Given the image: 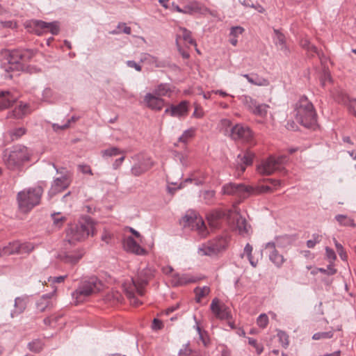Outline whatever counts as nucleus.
<instances>
[{
	"label": "nucleus",
	"instance_id": "1",
	"mask_svg": "<svg viewBox=\"0 0 356 356\" xmlns=\"http://www.w3.org/2000/svg\"><path fill=\"white\" fill-rule=\"evenodd\" d=\"M35 55V51L32 49H14L7 55L6 61L1 65L5 71V76L11 79L13 74H18L24 70V63L30 60Z\"/></svg>",
	"mask_w": 356,
	"mask_h": 356
},
{
	"label": "nucleus",
	"instance_id": "2",
	"mask_svg": "<svg viewBox=\"0 0 356 356\" xmlns=\"http://www.w3.org/2000/svg\"><path fill=\"white\" fill-rule=\"evenodd\" d=\"M94 229V221L90 217H86L67 229L64 244L76 245V242L84 241L89 235L93 236Z\"/></svg>",
	"mask_w": 356,
	"mask_h": 356
},
{
	"label": "nucleus",
	"instance_id": "3",
	"mask_svg": "<svg viewBox=\"0 0 356 356\" xmlns=\"http://www.w3.org/2000/svg\"><path fill=\"white\" fill-rule=\"evenodd\" d=\"M296 119L305 127H312L317 122V115L312 103L305 96L301 97L295 105Z\"/></svg>",
	"mask_w": 356,
	"mask_h": 356
},
{
	"label": "nucleus",
	"instance_id": "4",
	"mask_svg": "<svg viewBox=\"0 0 356 356\" xmlns=\"http://www.w3.org/2000/svg\"><path fill=\"white\" fill-rule=\"evenodd\" d=\"M43 188L35 186L25 188L17 195L19 209L22 213H28L40 202Z\"/></svg>",
	"mask_w": 356,
	"mask_h": 356
},
{
	"label": "nucleus",
	"instance_id": "5",
	"mask_svg": "<svg viewBox=\"0 0 356 356\" xmlns=\"http://www.w3.org/2000/svg\"><path fill=\"white\" fill-rule=\"evenodd\" d=\"M31 153L28 148L23 145H16L10 149H6L3 152V161L8 169L10 170H19L29 160Z\"/></svg>",
	"mask_w": 356,
	"mask_h": 356
},
{
	"label": "nucleus",
	"instance_id": "6",
	"mask_svg": "<svg viewBox=\"0 0 356 356\" xmlns=\"http://www.w3.org/2000/svg\"><path fill=\"white\" fill-rule=\"evenodd\" d=\"M102 282L95 276L82 280L76 290L72 293L75 303L79 304L86 300L89 296L97 293L103 289Z\"/></svg>",
	"mask_w": 356,
	"mask_h": 356
},
{
	"label": "nucleus",
	"instance_id": "7",
	"mask_svg": "<svg viewBox=\"0 0 356 356\" xmlns=\"http://www.w3.org/2000/svg\"><path fill=\"white\" fill-rule=\"evenodd\" d=\"M85 254L84 249L76 245H66L63 243L62 248L58 251L56 258L60 262L74 266L76 265Z\"/></svg>",
	"mask_w": 356,
	"mask_h": 356
},
{
	"label": "nucleus",
	"instance_id": "8",
	"mask_svg": "<svg viewBox=\"0 0 356 356\" xmlns=\"http://www.w3.org/2000/svg\"><path fill=\"white\" fill-rule=\"evenodd\" d=\"M180 224L185 229L196 231L201 237H205L207 235V227L203 219L193 210L186 211L181 218Z\"/></svg>",
	"mask_w": 356,
	"mask_h": 356
},
{
	"label": "nucleus",
	"instance_id": "9",
	"mask_svg": "<svg viewBox=\"0 0 356 356\" xmlns=\"http://www.w3.org/2000/svg\"><path fill=\"white\" fill-rule=\"evenodd\" d=\"M287 161V156L285 155H282L277 158L271 156L261 161L257 165V170L261 175H270L276 170H281L282 165Z\"/></svg>",
	"mask_w": 356,
	"mask_h": 356
},
{
	"label": "nucleus",
	"instance_id": "10",
	"mask_svg": "<svg viewBox=\"0 0 356 356\" xmlns=\"http://www.w3.org/2000/svg\"><path fill=\"white\" fill-rule=\"evenodd\" d=\"M229 136L234 140L253 143L254 134L249 127L236 124L231 129Z\"/></svg>",
	"mask_w": 356,
	"mask_h": 356
},
{
	"label": "nucleus",
	"instance_id": "11",
	"mask_svg": "<svg viewBox=\"0 0 356 356\" xmlns=\"http://www.w3.org/2000/svg\"><path fill=\"white\" fill-rule=\"evenodd\" d=\"M251 188L244 184L228 183L222 188V193L224 195H234L241 199H245L250 196Z\"/></svg>",
	"mask_w": 356,
	"mask_h": 356
},
{
	"label": "nucleus",
	"instance_id": "12",
	"mask_svg": "<svg viewBox=\"0 0 356 356\" xmlns=\"http://www.w3.org/2000/svg\"><path fill=\"white\" fill-rule=\"evenodd\" d=\"M154 276V270L147 267L138 272V277L136 280H132L133 287L136 289L137 293L143 296L144 295V287L149 280Z\"/></svg>",
	"mask_w": 356,
	"mask_h": 356
},
{
	"label": "nucleus",
	"instance_id": "13",
	"mask_svg": "<svg viewBox=\"0 0 356 356\" xmlns=\"http://www.w3.org/2000/svg\"><path fill=\"white\" fill-rule=\"evenodd\" d=\"M70 184L71 179L67 174L63 175L60 177L54 179L48 192V195L51 197L54 195L63 192L69 187Z\"/></svg>",
	"mask_w": 356,
	"mask_h": 356
},
{
	"label": "nucleus",
	"instance_id": "14",
	"mask_svg": "<svg viewBox=\"0 0 356 356\" xmlns=\"http://www.w3.org/2000/svg\"><path fill=\"white\" fill-rule=\"evenodd\" d=\"M210 309L216 317L220 320H229L232 318L229 308L225 304L220 305L217 298L213 299Z\"/></svg>",
	"mask_w": 356,
	"mask_h": 356
},
{
	"label": "nucleus",
	"instance_id": "15",
	"mask_svg": "<svg viewBox=\"0 0 356 356\" xmlns=\"http://www.w3.org/2000/svg\"><path fill=\"white\" fill-rule=\"evenodd\" d=\"M189 111V102L186 100L181 101L179 104H171L165 110V114H169L174 118H181L188 115Z\"/></svg>",
	"mask_w": 356,
	"mask_h": 356
},
{
	"label": "nucleus",
	"instance_id": "16",
	"mask_svg": "<svg viewBox=\"0 0 356 356\" xmlns=\"http://www.w3.org/2000/svg\"><path fill=\"white\" fill-rule=\"evenodd\" d=\"M32 26L35 29L38 35H42V30H48L52 35H58L59 33V24L58 22H46L42 20H33Z\"/></svg>",
	"mask_w": 356,
	"mask_h": 356
},
{
	"label": "nucleus",
	"instance_id": "17",
	"mask_svg": "<svg viewBox=\"0 0 356 356\" xmlns=\"http://www.w3.org/2000/svg\"><path fill=\"white\" fill-rule=\"evenodd\" d=\"M266 249L268 250V257L270 261L278 268H281L286 261L284 257L280 254L275 248V243H267L265 245Z\"/></svg>",
	"mask_w": 356,
	"mask_h": 356
},
{
	"label": "nucleus",
	"instance_id": "18",
	"mask_svg": "<svg viewBox=\"0 0 356 356\" xmlns=\"http://www.w3.org/2000/svg\"><path fill=\"white\" fill-rule=\"evenodd\" d=\"M154 162L149 157H143L138 163L131 168V174L136 177L140 176L154 166Z\"/></svg>",
	"mask_w": 356,
	"mask_h": 356
},
{
	"label": "nucleus",
	"instance_id": "19",
	"mask_svg": "<svg viewBox=\"0 0 356 356\" xmlns=\"http://www.w3.org/2000/svg\"><path fill=\"white\" fill-rule=\"evenodd\" d=\"M254 154L250 152H245L239 154L236 159V168L242 174L245 172L246 167L252 165Z\"/></svg>",
	"mask_w": 356,
	"mask_h": 356
},
{
	"label": "nucleus",
	"instance_id": "20",
	"mask_svg": "<svg viewBox=\"0 0 356 356\" xmlns=\"http://www.w3.org/2000/svg\"><path fill=\"white\" fill-rule=\"evenodd\" d=\"M54 293L55 291L42 295L36 301L35 306L38 311L44 312L45 311L50 310L54 307V302L53 300V297L54 296Z\"/></svg>",
	"mask_w": 356,
	"mask_h": 356
},
{
	"label": "nucleus",
	"instance_id": "21",
	"mask_svg": "<svg viewBox=\"0 0 356 356\" xmlns=\"http://www.w3.org/2000/svg\"><path fill=\"white\" fill-rule=\"evenodd\" d=\"M146 106L152 110L160 111L165 104V100L157 95L147 93L143 99Z\"/></svg>",
	"mask_w": 356,
	"mask_h": 356
},
{
	"label": "nucleus",
	"instance_id": "22",
	"mask_svg": "<svg viewBox=\"0 0 356 356\" xmlns=\"http://www.w3.org/2000/svg\"><path fill=\"white\" fill-rule=\"evenodd\" d=\"M300 44L307 51L309 56L313 57L316 55L322 63L326 60L323 53L318 51L316 46L311 44L307 38H302L300 42Z\"/></svg>",
	"mask_w": 356,
	"mask_h": 356
},
{
	"label": "nucleus",
	"instance_id": "23",
	"mask_svg": "<svg viewBox=\"0 0 356 356\" xmlns=\"http://www.w3.org/2000/svg\"><path fill=\"white\" fill-rule=\"evenodd\" d=\"M183 14L193 15L194 13L206 14L209 10L201 3L192 1L182 8Z\"/></svg>",
	"mask_w": 356,
	"mask_h": 356
},
{
	"label": "nucleus",
	"instance_id": "24",
	"mask_svg": "<svg viewBox=\"0 0 356 356\" xmlns=\"http://www.w3.org/2000/svg\"><path fill=\"white\" fill-rule=\"evenodd\" d=\"M273 42L279 50L282 51L285 55H288L290 52L289 47L286 44V38L284 35L278 29H273Z\"/></svg>",
	"mask_w": 356,
	"mask_h": 356
},
{
	"label": "nucleus",
	"instance_id": "25",
	"mask_svg": "<svg viewBox=\"0 0 356 356\" xmlns=\"http://www.w3.org/2000/svg\"><path fill=\"white\" fill-rule=\"evenodd\" d=\"M124 247L128 252L138 255L145 254L146 251L131 236H129L124 241Z\"/></svg>",
	"mask_w": 356,
	"mask_h": 356
},
{
	"label": "nucleus",
	"instance_id": "26",
	"mask_svg": "<svg viewBox=\"0 0 356 356\" xmlns=\"http://www.w3.org/2000/svg\"><path fill=\"white\" fill-rule=\"evenodd\" d=\"M236 222V229L239 234L242 236L248 235L250 230V226L248 224L245 218H243L238 213L233 216Z\"/></svg>",
	"mask_w": 356,
	"mask_h": 356
},
{
	"label": "nucleus",
	"instance_id": "27",
	"mask_svg": "<svg viewBox=\"0 0 356 356\" xmlns=\"http://www.w3.org/2000/svg\"><path fill=\"white\" fill-rule=\"evenodd\" d=\"M17 97L8 90H0V111L6 109L16 102Z\"/></svg>",
	"mask_w": 356,
	"mask_h": 356
},
{
	"label": "nucleus",
	"instance_id": "28",
	"mask_svg": "<svg viewBox=\"0 0 356 356\" xmlns=\"http://www.w3.org/2000/svg\"><path fill=\"white\" fill-rule=\"evenodd\" d=\"M27 302V297H17L15 299L14 309L10 312L11 318L22 314L26 308Z\"/></svg>",
	"mask_w": 356,
	"mask_h": 356
},
{
	"label": "nucleus",
	"instance_id": "29",
	"mask_svg": "<svg viewBox=\"0 0 356 356\" xmlns=\"http://www.w3.org/2000/svg\"><path fill=\"white\" fill-rule=\"evenodd\" d=\"M242 76L245 77L250 83L254 86H268L270 84V82L267 79L255 73L244 74Z\"/></svg>",
	"mask_w": 356,
	"mask_h": 356
},
{
	"label": "nucleus",
	"instance_id": "30",
	"mask_svg": "<svg viewBox=\"0 0 356 356\" xmlns=\"http://www.w3.org/2000/svg\"><path fill=\"white\" fill-rule=\"evenodd\" d=\"M154 94L157 96H168L170 97L173 92L172 86L167 83L159 84L154 89Z\"/></svg>",
	"mask_w": 356,
	"mask_h": 356
},
{
	"label": "nucleus",
	"instance_id": "31",
	"mask_svg": "<svg viewBox=\"0 0 356 356\" xmlns=\"http://www.w3.org/2000/svg\"><path fill=\"white\" fill-rule=\"evenodd\" d=\"M198 252L201 255L207 256H213L219 253L218 248H216L215 245H213L211 241L202 245V246L198 248Z\"/></svg>",
	"mask_w": 356,
	"mask_h": 356
},
{
	"label": "nucleus",
	"instance_id": "32",
	"mask_svg": "<svg viewBox=\"0 0 356 356\" xmlns=\"http://www.w3.org/2000/svg\"><path fill=\"white\" fill-rule=\"evenodd\" d=\"M225 216V213L220 210L212 211L207 216L208 222L212 227L216 228L219 226V220Z\"/></svg>",
	"mask_w": 356,
	"mask_h": 356
},
{
	"label": "nucleus",
	"instance_id": "33",
	"mask_svg": "<svg viewBox=\"0 0 356 356\" xmlns=\"http://www.w3.org/2000/svg\"><path fill=\"white\" fill-rule=\"evenodd\" d=\"M195 280L193 278L189 277L187 275H179L175 273L172 275V284L174 286H181L188 283L194 282Z\"/></svg>",
	"mask_w": 356,
	"mask_h": 356
},
{
	"label": "nucleus",
	"instance_id": "34",
	"mask_svg": "<svg viewBox=\"0 0 356 356\" xmlns=\"http://www.w3.org/2000/svg\"><path fill=\"white\" fill-rule=\"evenodd\" d=\"M178 29L179 31V34L177 35V37L178 36V41L180 38H182L185 42L191 45H197L195 40L192 38L191 31L184 27H179Z\"/></svg>",
	"mask_w": 356,
	"mask_h": 356
},
{
	"label": "nucleus",
	"instance_id": "35",
	"mask_svg": "<svg viewBox=\"0 0 356 356\" xmlns=\"http://www.w3.org/2000/svg\"><path fill=\"white\" fill-rule=\"evenodd\" d=\"M244 31H245V29L241 26H232L230 29L229 42L233 46L235 47L237 45V44H238L237 38H238L239 35H241L244 32Z\"/></svg>",
	"mask_w": 356,
	"mask_h": 356
},
{
	"label": "nucleus",
	"instance_id": "36",
	"mask_svg": "<svg viewBox=\"0 0 356 356\" xmlns=\"http://www.w3.org/2000/svg\"><path fill=\"white\" fill-rule=\"evenodd\" d=\"M253 248L250 243H247L243 249V253L241 254V257L243 258L244 255H246L250 265L255 268L259 262L258 259L252 255Z\"/></svg>",
	"mask_w": 356,
	"mask_h": 356
},
{
	"label": "nucleus",
	"instance_id": "37",
	"mask_svg": "<svg viewBox=\"0 0 356 356\" xmlns=\"http://www.w3.org/2000/svg\"><path fill=\"white\" fill-rule=\"evenodd\" d=\"M29 113V105L21 103L9 114V116L15 118H22Z\"/></svg>",
	"mask_w": 356,
	"mask_h": 356
},
{
	"label": "nucleus",
	"instance_id": "38",
	"mask_svg": "<svg viewBox=\"0 0 356 356\" xmlns=\"http://www.w3.org/2000/svg\"><path fill=\"white\" fill-rule=\"evenodd\" d=\"M211 241L218 248V252H220L227 247L229 238L227 236H221Z\"/></svg>",
	"mask_w": 356,
	"mask_h": 356
},
{
	"label": "nucleus",
	"instance_id": "39",
	"mask_svg": "<svg viewBox=\"0 0 356 356\" xmlns=\"http://www.w3.org/2000/svg\"><path fill=\"white\" fill-rule=\"evenodd\" d=\"M18 247L17 241L9 243L7 245L1 249L2 256L18 254Z\"/></svg>",
	"mask_w": 356,
	"mask_h": 356
},
{
	"label": "nucleus",
	"instance_id": "40",
	"mask_svg": "<svg viewBox=\"0 0 356 356\" xmlns=\"http://www.w3.org/2000/svg\"><path fill=\"white\" fill-rule=\"evenodd\" d=\"M335 220L341 226H350L352 227H356V224L354 222L353 219L348 217L346 215H341V214L337 215L335 216Z\"/></svg>",
	"mask_w": 356,
	"mask_h": 356
},
{
	"label": "nucleus",
	"instance_id": "41",
	"mask_svg": "<svg viewBox=\"0 0 356 356\" xmlns=\"http://www.w3.org/2000/svg\"><path fill=\"white\" fill-rule=\"evenodd\" d=\"M18 254H29L35 249V245L30 242L20 243L18 241Z\"/></svg>",
	"mask_w": 356,
	"mask_h": 356
},
{
	"label": "nucleus",
	"instance_id": "42",
	"mask_svg": "<svg viewBox=\"0 0 356 356\" xmlns=\"http://www.w3.org/2000/svg\"><path fill=\"white\" fill-rule=\"evenodd\" d=\"M210 288L207 286H204L203 287H196L194 289V293H195V300L196 302H200L202 298L208 296L210 293Z\"/></svg>",
	"mask_w": 356,
	"mask_h": 356
},
{
	"label": "nucleus",
	"instance_id": "43",
	"mask_svg": "<svg viewBox=\"0 0 356 356\" xmlns=\"http://www.w3.org/2000/svg\"><path fill=\"white\" fill-rule=\"evenodd\" d=\"M26 130L24 127H19L12 129L7 132L6 136H8L12 141L19 139L24 136Z\"/></svg>",
	"mask_w": 356,
	"mask_h": 356
},
{
	"label": "nucleus",
	"instance_id": "44",
	"mask_svg": "<svg viewBox=\"0 0 356 356\" xmlns=\"http://www.w3.org/2000/svg\"><path fill=\"white\" fill-rule=\"evenodd\" d=\"M196 131V129L191 127L188 129L184 131L181 136L179 138L178 141L184 144H186L190 139L194 137Z\"/></svg>",
	"mask_w": 356,
	"mask_h": 356
},
{
	"label": "nucleus",
	"instance_id": "45",
	"mask_svg": "<svg viewBox=\"0 0 356 356\" xmlns=\"http://www.w3.org/2000/svg\"><path fill=\"white\" fill-rule=\"evenodd\" d=\"M216 192L213 190L204 191L202 193V197L205 204L211 205L215 202Z\"/></svg>",
	"mask_w": 356,
	"mask_h": 356
},
{
	"label": "nucleus",
	"instance_id": "46",
	"mask_svg": "<svg viewBox=\"0 0 356 356\" xmlns=\"http://www.w3.org/2000/svg\"><path fill=\"white\" fill-rule=\"evenodd\" d=\"M136 291V289L133 287V285L130 286L129 289H126V294L127 298L130 300V303L134 306H138L142 304V302L138 300L136 297L134 291Z\"/></svg>",
	"mask_w": 356,
	"mask_h": 356
},
{
	"label": "nucleus",
	"instance_id": "47",
	"mask_svg": "<svg viewBox=\"0 0 356 356\" xmlns=\"http://www.w3.org/2000/svg\"><path fill=\"white\" fill-rule=\"evenodd\" d=\"M268 106L265 104H257L256 102L255 107H253L251 112L256 115L261 117L265 116L267 113Z\"/></svg>",
	"mask_w": 356,
	"mask_h": 356
},
{
	"label": "nucleus",
	"instance_id": "48",
	"mask_svg": "<svg viewBox=\"0 0 356 356\" xmlns=\"http://www.w3.org/2000/svg\"><path fill=\"white\" fill-rule=\"evenodd\" d=\"M272 243H275V247L285 248L291 243V238L287 235L279 236L275 238V241Z\"/></svg>",
	"mask_w": 356,
	"mask_h": 356
},
{
	"label": "nucleus",
	"instance_id": "49",
	"mask_svg": "<svg viewBox=\"0 0 356 356\" xmlns=\"http://www.w3.org/2000/svg\"><path fill=\"white\" fill-rule=\"evenodd\" d=\"M251 188L250 191V195H259L261 193H265L268 192H270L271 188L268 186H249Z\"/></svg>",
	"mask_w": 356,
	"mask_h": 356
},
{
	"label": "nucleus",
	"instance_id": "50",
	"mask_svg": "<svg viewBox=\"0 0 356 356\" xmlns=\"http://www.w3.org/2000/svg\"><path fill=\"white\" fill-rule=\"evenodd\" d=\"M28 348L33 353H39L43 348V343L40 339H35L28 343Z\"/></svg>",
	"mask_w": 356,
	"mask_h": 356
},
{
	"label": "nucleus",
	"instance_id": "51",
	"mask_svg": "<svg viewBox=\"0 0 356 356\" xmlns=\"http://www.w3.org/2000/svg\"><path fill=\"white\" fill-rule=\"evenodd\" d=\"M122 153H124V152L121 151L119 148L116 147H112L102 151V155L104 158L115 156Z\"/></svg>",
	"mask_w": 356,
	"mask_h": 356
},
{
	"label": "nucleus",
	"instance_id": "52",
	"mask_svg": "<svg viewBox=\"0 0 356 356\" xmlns=\"http://www.w3.org/2000/svg\"><path fill=\"white\" fill-rule=\"evenodd\" d=\"M54 225L57 227H60L64 222L66 221V217L60 213H54L51 215Z\"/></svg>",
	"mask_w": 356,
	"mask_h": 356
},
{
	"label": "nucleus",
	"instance_id": "53",
	"mask_svg": "<svg viewBox=\"0 0 356 356\" xmlns=\"http://www.w3.org/2000/svg\"><path fill=\"white\" fill-rule=\"evenodd\" d=\"M240 99L244 105H245L250 111L252 110L253 107H255V104L257 102L251 97L248 95H243Z\"/></svg>",
	"mask_w": 356,
	"mask_h": 356
},
{
	"label": "nucleus",
	"instance_id": "54",
	"mask_svg": "<svg viewBox=\"0 0 356 356\" xmlns=\"http://www.w3.org/2000/svg\"><path fill=\"white\" fill-rule=\"evenodd\" d=\"M277 337L282 346L284 348H286L289 346V336L286 334V333L284 331L279 330L277 332Z\"/></svg>",
	"mask_w": 356,
	"mask_h": 356
},
{
	"label": "nucleus",
	"instance_id": "55",
	"mask_svg": "<svg viewBox=\"0 0 356 356\" xmlns=\"http://www.w3.org/2000/svg\"><path fill=\"white\" fill-rule=\"evenodd\" d=\"M333 337V332L329 331V332H316L312 336V339L314 340H319L321 339H330Z\"/></svg>",
	"mask_w": 356,
	"mask_h": 356
},
{
	"label": "nucleus",
	"instance_id": "56",
	"mask_svg": "<svg viewBox=\"0 0 356 356\" xmlns=\"http://www.w3.org/2000/svg\"><path fill=\"white\" fill-rule=\"evenodd\" d=\"M268 323V317L266 314H260L257 319V324L259 327L265 328Z\"/></svg>",
	"mask_w": 356,
	"mask_h": 356
},
{
	"label": "nucleus",
	"instance_id": "57",
	"mask_svg": "<svg viewBox=\"0 0 356 356\" xmlns=\"http://www.w3.org/2000/svg\"><path fill=\"white\" fill-rule=\"evenodd\" d=\"M322 236L318 234H314L312 235V239L308 240L307 241V246L309 248H313L316 243H320L321 241Z\"/></svg>",
	"mask_w": 356,
	"mask_h": 356
},
{
	"label": "nucleus",
	"instance_id": "58",
	"mask_svg": "<svg viewBox=\"0 0 356 356\" xmlns=\"http://www.w3.org/2000/svg\"><path fill=\"white\" fill-rule=\"evenodd\" d=\"M77 118L74 117V116H72L70 119H68L67 120V122L60 126L59 124H53L52 125V127L54 129V131H58V130H60V129H65L69 127L70 126V124L72 122H75L76 120H77Z\"/></svg>",
	"mask_w": 356,
	"mask_h": 356
},
{
	"label": "nucleus",
	"instance_id": "59",
	"mask_svg": "<svg viewBox=\"0 0 356 356\" xmlns=\"http://www.w3.org/2000/svg\"><path fill=\"white\" fill-rule=\"evenodd\" d=\"M248 343L256 349L257 355H260L264 350V346L259 344L256 339L253 338H248Z\"/></svg>",
	"mask_w": 356,
	"mask_h": 356
},
{
	"label": "nucleus",
	"instance_id": "60",
	"mask_svg": "<svg viewBox=\"0 0 356 356\" xmlns=\"http://www.w3.org/2000/svg\"><path fill=\"white\" fill-rule=\"evenodd\" d=\"M193 350L189 348V343H186L179 351V356H190Z\"/></svg>",
	"mask_w": 356,
	"mask_h": 356
},
{
	"label": "nucleus",
	"instance_id": "61",
	"mask_svg": "<svg viewBox=\"0 0 356 356\" xmlns=\"http://www.w3.org/2000/svg\"><path fill=\"white\" fill-rule=\"evenodd\" d=\"M318 270L327 275H332L337 273V270L332 265H329L327 268H320Z\"/></svg>",
	"mask_w": 356,
	"mask_h": 356
},
{
	"label": "nucleus",
	"instance_id": "62",
	"mask_svg": "<svg viewBox=\"0 0 356 356\" xmlns=\"http://www.w3.org/2000/svg\"><path fill=\"white\" fill-rule=\"evenodd\" d=\"M175 42H176V46H177V50L179 52V54L181 55V56L185 59L188 58L190 55L186 51L183 49V48L181 47L179 42H178V36L176 37Z\"/></svg>",
	"mask_w": 356,
	"mask_h": 356
},
{
	"label": "nucleus",
	"instance_id": "63",
	"mask_svg": "<svg viewBox=\"0 0 356 356\" xmlns=\"http://www.w3.org/2000/svg\"><path fill=\"white\" fill-rule=\"evenodd\" d=\"M332 79H331V76H330V74L329 73L328 71L327 70H324L323 71V73L321 76V83L323 86H324L326 83V81H331Z\"/></svg>",
	"mask_w": 356,
	"mask_h": 356
},
{
	"label": "nucleus",
	"instance_id": "64",
	"mask_svg": "<svg viewBox=\"0 0 356 356\" xmlns=\"http://www.w3.org/2000/svg\"><path fill=\"white\" fill-rule=\"evenodd\" d=\"M325 252H326V257L330 261H333L336 259L337 257H336V254L334 252V251L328 248V247H326L325 248Z\"/></svg>",
	"mask_w": 356,
	"mask_h": 356
}]
</instances>
